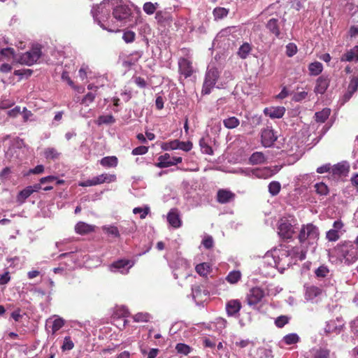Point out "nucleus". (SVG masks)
<instances>
[{"label":"nucleus","mask_w":358,"mask_h":358,"mask_svg":"<svg viewBox=\"0 0 358 358\" xmlns=\"http://www.w3.org/2000/svg\"><path fill=\"white\" fill-rule=\"evenodd\" d=\"M106 5L109 6V2L103 1L98 6V10L93 8V17L103 29L110 32L118 31L120 27L130 20L131 10L128 6L120 5L114 8L113 16L110 17L108 13L109 9L106 8Z\"/></svg>","instance_id":"obj_1"},{"label":"nucleus","mask_w":358,"mask_h":358,"mask_svg":"<svg viewBox=\"0 0 358 358\" xmlns=\"http://www.w3.org/2000/svg\"><path fill=\"white\" fill-rule=\"evenodd\" d=\"M320 232L318 228L314 224L310 223L302 225L298 235V238L300 243L306 245H311L317 244Z\"/></svg>","instance_id":"obj_2"},{"label":"nucleus","mask_w":358,"mask_h":358,"mask_svg":"<svg viewBox=\"0 0 358 358\" xmlns=\"http://www.w3.org/2000/svg\"><path fill=\"white\" fill-rule=\"evenodd\" d=\"M220 80V71L214 67H208L203 84L201 93L209 94L216 83Z\"/></svg>","instance_id":"obj_3"},{"label":"nucleus","mask_w":358,"mask_h":358,"mask_svg":"<svg viewBox=\"0 0 358 358\" xmlns=\"http://www.w3.org/2000/svg\"><path fill=\"white\" fill-rule=\"evenodd\" d=\"M328 255L331 261L345 260L348 264L355 262L357 259L356 255L352 252L350 254V251L343 250V248H331L328 250Z\"/></svg>","instance_id":"obj_4"},{"label":"nucleus","mask_w":358,"mask_h":358,"mask_svg":"<svg viewBox=\"0 0 358 358\" xmlns=\"http://www.w3.org/2000/svg\"><path fill=\"white\" fill-rule=\"evenodd\" d=\"M41 56V48L38 46H35L29 51L18 55V57H15V62L27 66H31L38 61Z\"/></svg>","instance_id":"obj_5"},{"label":"nucleus","mask_w":358,"mask_h":358,"mask_svg":"<svg viewBox=\"0 0 358 358\" xmlns=\"http://www.w3.org/2000/svg\"><path fill=\"white\" fill-rule=\"evenodd\" d=\"M294 220L288 217H282L278 222V233L283 239H291L295 233L294 228Z\"/></svg>","instance_id":"obj_6"},{"label":"nucleus","mask_w":358,"mask_h":358,"mask_svg":"<svg viewBox=\"0 0 358 358\" xmlns=\"http://www.w3.org/2000/svg\"><path fill=\"white\" fill-rule=\"evenodd\" d=\"M264 296V290L261 287H255L250 289L246 296V301L250 306H252L261 302Z\"/></svg>","instance_id":"obj_7"},{"label":"nucleus","mask_w":358,"mask_h":358,"mask_svg":"<svg viewBox=\"0 0 358 358\" xmlns=\"http://www.w3.org/2000/svg\"><path fill=\"white\" fill-rule=\"evenodd\" d=\"M158 162L156 164V166L159 168H166L171 166L176 165L182 162V157H173L166 153L161 155L158 158Z\"/></svg>","instance_id":"obj_8"},{"label":"nucleus","mask_w":358,"mask_h":358,"mask_svg":"<svg viewBox=\"0 0 358 358\" xmlns=\"http://www.w3.org/2000/svg\"><path fill=\"white\" fill-rule=\"evenodd\" d=\"M276 140L277 136L271 128L267 127L262 131L261 141L264 147L269 148L272 146Z\"/></svg>","instance_id":"obj_9"},{"label":"nucleus","mask_w":358,"mask_h":358,"mask_svg":"<svg viewBox=\"0 0 358 358\" xmlns=\"http://www.w3.org/2000/svg\"><path fill=\"white\" fill-rule=\"evenodd\" d=\"M179 71L181 75L184 76L185 78L190 77L193 72L194 69L192 62L185 58H181L178 62Z\"/></svg>","instance_id":"obj_10"},{"label":"nucleus","mask_w":358,"mask_h":358,"mask_svg":"<svg viewBox=\"0 0 358 358\" xmlns=\"http://www.w3.org/2000/svg\"><path fill=\"white\" fill-rule=\"evenodd\" d=\"M235 197V194L229 189H219L217 193V201L222 204L234 201Z\"/></svg>","instance_id":"obj_11"},{"label":"nucleus","mask_w":358,"mask_h":358,"mask_svg":"<svg viewBox=\"0 0 358 358\" xmlns=\"http://www.w3.org/2000/svg\"><path fill=\"white\" fill-rule=\"evenodd\" d=\"M242 308L241 303L238 299L229 300L226 304V311L229 317L235 316Z\"/></svg>","instance_id":"obj_12"},{"label":"nucleus","mask_w":358,"mask_h":358,"mask_svg":"<svg viewBox=\"0 0 358 358\" xmlns=\"http://www.w3.org/2000/svg\"><path fill=\"white\" fill-rule=\"evenodd\" d=\"M329 85V79L327 76H322L316 80L314 92L316 94H323Z\"/></svg>","instance_id":"obj_13"},{"label":"nucleus","mask_w":358,"mask_h":358,"mask_svg":"<svg viewBox=\"0 0 358 358\" xmlns=\"http://www.w3.org/2000/svg\"><path fill=\"white\" fill-rule=\"evenodd\" d=\"M282 22V21L280 22L278 19L271 18L267 22L266 27L271 34L279 38L280 36V27Z\"/></svg>","instance_id":"obj_14"},{"label":"nucleus","mask_w":358,"mask_h":358,"mask_svg":"<svg viewBox=\"0 0 358 358\" xmlns=\"http://www.w3.org/2000/svg\"><path fill=\"white\" fill-rule=\"evenodd\" d=\"M285 112V108L282 106L266 108L264 110V114L272 119L282 117Z\"/></svg>","instance_id":"obj_15"},{"label":"nucleus","mask_w":358,"mask_h":358,"mask_svg":"<svg viewBox=\"0 0 358 358\" xmlns=\"http://www.w3.org/2000/svg\"><path fill=\"white\" fill-rule=\"evenodd\" d=\"M96 226L84 222H78L75 226V231L81 235L88 234L95 230Z\"/></svg>","instance_id":"obj_16"},{"label":"nucleus","mask_w":358,"mask_h":358,"mask_svg":"<svg viewBox=\"0 0 358 358\" xmlns=\"http://www.w3.org/2000/svg\"><path fill=\"white\" fill-rule=\"evenodd\" d=\"M41 188V184H36L34 186H29L22 190L17 196V200L23 202L27 198H28L32 193L37 192Z\"/></svg>","instance_id":"obj_17"},{"label":"nucleus","mask_w":358,"mask_h":358,"mask_svg":"<svg viewBox=\"0 0 358 358\" xmlns=\"http://www.w3.org/2000/svg\"><path fill=\"white\" fill-rule=\"evenodd\" d=\"M276 171L268 167H264L262 169H255L253 171V176L259 178H268L273 176Z\"/></svg>","instance_id":"obj_18"},{"label":"nucleus","mask_w":358,"mask_h":358,"mask_svg":"<svg viewBox=\"0 0 358 358\" xmlns=\"http://www.w3.org/2000/svg\"><path fill=\"white\" fill-rule=\"evenodd\" d=\"M167 220L170 225L174 228H178L181 225V220L179 217V214L176 209L170 210L167 215Z\"/></svg>","instance_id":"obj_19"},{"label":"nucleus","mask_w":358,"mask_h":358,"mask_svg":"<svg viewBox=\"0 0 358 358\" xmlns=\"http://www.w3.org/2000/svg\"><path fill=\"white\" fill-rule=\"evenodd\" d=\"M95 185H101L104 182H113L116 180L115 174L103 173L93 178Z\"/></svg>","instance_id":"obj_20"},{"label":"nucleus","mask_w":358,"mask_h":358,"mask_svg":"<svg viewBox=\"0 0 358 358\" xmlns=\"http://www.w3.org/2000/svg\"><path fill=\"white\" fill-rule=\"evenodd\" d=\"M342 329V325H337L336 321L331 320L327 323V325L324 328V332L327 336H329L333 333L338 334L341 331Z\"/></svg>","instance_id":"obj_21"},{"label":"nucleus","mask_w":358,"mask_h":358,"mask_svg":"<svg viewBox=\"0 0 358 358\" xmlns=\"http://www.w3.org/2000/svg\"><path fill=\"white\" fill-rule=\"evenodd\" d=\"M355 59L358 60V45L344 54L341 57V60L342 62H351Z\"/></svg>","instance_id":"obj_22"},{"label":"nucleus","mask_w":358,"mask_h":358,"mask_svg":"<svg viewBox=\"0 0 358 358\" xmlns=\"http://www.w3.org/2000/svg\"><path fill=\"white\" fill-rule=\"evenodd\" d=\"M322 289L317 286H310L306 288V296L308 299H313L322 294Z\"/></svg>","instance_id":"obj_23"},{"label":"nucleus","mask_w":358,"mask_h":358,"mask_svg":"<svg viewBox=\"0 0 358 358\" xmlns=\"http://www.w3.org/2000/svg\"><path fill=\"white\" fill-rule=\"evenodd\" d=\"M249 162L252 165L263 164L266 162V157L261 152H255L250 156Z\"/></svg>","instance_id":"obj_24"},{"label":"nucleus","mask_w":358,"mask_h":358,"mask_svg":"<svg viewBox=\"0 0 358 358\" xmlns=\"http://www.w3.org/2000/svg\"><path fill=\"white\" fill-rule=\"evenodd\" d=\"M223 124L226 128L233 129L238 127L240 124V120L234 116L228 117L223 120Z\"/></svg>","instance_id":"obj_25"},{"label":"nucleus","mask_w":358,"mask_h":358,"mask_svg":"<svg viewBox=\"0 0 358 358\" xmlns=\"http://www.w3.org/2000/svg\"><path fill=\"white\" fill-rule=\"evenodd\" d=\"M308 70L310 75L315 76H318L322 71L323 66L322 63L319 62H315L309 64Z\"/></svg>","instance_id":"obj_26"},{"label":"nucleus","mask_w":358,"mask_h":358,"mask_svg":"<svg viewBox=\"0 0 358 358\" xmlns=\"http://www.w3.org/2000/svg\"><path fill=\"white\" fill-rule=\"evenodd\" d=\"M100 164L105 167H116L117 158L115 156L105 157L101 159Z\"/></svg>","instance_id":"obj_27"},{"label":"nucleus","mask_w":358,"mask_h":358,"mask_svg":"<svg viewBox=\"0 0 358 358\" xmlns=\"http://www.w3.org/2000/svg\"><path fill=\"white\" fill-rule=\"evenodd\" d=\"M103 231L108 236L113 238L119 237L120 231L117 227L114 225H105L102 227Z\"/></svg>","instance_id":"obj_28"},{"label":"nucleus","mask_w":358,"mask_h":358,"mask_svg":"<svg viewBox=\"0 0 358 358\" xmlns=\"http://www.w3.org/2000/svg\"><path fill=\"white\" fill-rule=\"evenodd\" d=\"M134 265V262L128 260V259H120L115 262L112 266L115 268L117 269H124L126 266H128L127 269L131 268ZM128 272V270L126 271V273Z\"/></svg>","instance_id":"obj_29"},{"label":"nucleus","mask_w":358,"mask_h":358,"mask_svg":"<svg viewBox=\"0 0 358 358\" xmlns=\"http://www.w3.org/2000/svg\"><path fill=\"white\" fill-rule=\"evenodd\" d=\"M331 113L329 108H325L321 111L317 112L315 114V120L318 122H324L325 120L329 117Z\"/></svg>","instance_id":"obj_30"},{"label":"nucleus","mask_w":358,"mask_h":358,"mask_svg":"<svg viewBox=\"0 0 358 358\" xmlns=\"http://www.w3.org/2000/svg\"><path fill=\"white\" fill-rule=\"evenodd\" d=\"M44 157L47 159H58L60 153L54 148H48L44 150Z\"/></svg>","instance_id":"obj_31"},{"label":"nucleus","mask_w":358,"mask_h":358,"mask_svg":"<svg viewBox=\"0 0 358 358\" xmlns=\"http://www.w3.org/2000/svg\"><path fill=\"white\" fill-rule=\"evenodd\" d=\"M348 170V166L345 164L338 163L334 166H331V172L333 174L341 175L344 173Z\"/></svg>","instance_id":"obj_32"},{"label":"nucleus","mask_w":358,"mask_h":358,"mask_svg":"<svg viewBox=\"0 0 358 358\" xmlns=\"http://www.w3.org/2000/svg\"><path fill=\"white\" fill-rule=\"evenodd\" d=\"M241 278V273L239 271H232L229 272L228 275L226 278L227 282L231 284H234L238 282Z\"/></svg>","instance_id":"obj_33"},{"label":"nucleus","mask_w":358,"mask_h":358,"mask_svg":"<svg viewBox=\"0 0 358 358\" xmlns=\"http://www.w3.org/2000/svg\"><path fill=\"white\" fill-rule=\"evenodd\" d=\"M151 316L148 313H138L132 316L136 322H148L150 321Z\"/></svg>","instance_id":"obj_34"},{"label":"nucleus","mask_w":358,"mask_h":358,"mask_svg":"<svg viewBox=\"0 0 358 358\" xmlns=\"http://www.w3.org/2000/svg\"><path fill=\"white\" fill-rule=\"evenodd\" d=\"M195 270L200 275L206 276L210 272V266L208 263H201L196 266Z\"/></svg>","instance_id":"obj_35"},{"label":"nucleus","mask_w":358,"mask_h":358,"mask_svg":"<svg viewBox=\"0 0 358 358\" xmlns=\"http://www.w3.org/2000/svg\"><path fill=\"white\" fill-rule=\"evenodd\" d=\"M159 7L158 3L146 2L143 6V11L148 15H152L157 8Z\"/></svg>","instance_id":"obj_36"},{"label":"nucleus","mask_w":358,"mask_h":358,"mask_svg":"<svg viewBox=\"0 0 358 358\" xmlns=\"http://www.w3.org/2000/svg\"><path fill=\"white\" fill-rule=\"evenodd\" d=\"M251 50L250 45L248 43H243L238 49V55L242 59H245Z\"/></svg>","instance_id":"obj_37"},{"label":"nucleus","mask_w":358,"mask_h":358,"mask_svg":"<svg viewBox=\"0 0 358 358\" xmlns=\"http://www.w3.org/2000/svg\"><path fill=\"white\" fill-rule=\"evenodd\" d=\"M315 192L321 196H326L329 193V188L324 182H318L315 185Z\"/></svg>","instance_id":"obj_38"},{"label":"nucleus","mask_w":358,"mask_h":358,"mask_svg":"<svg viewBox=\"0 0 358 358\" xmlns=\"http://www.w3.org/2000/svg\"><path fill=\"white\" fill-rule=\"evenodd\" d=\"M229 13V10L224 8L217 7L213 10V16L215 20H220L226 17Z\"/></svg>","instance_id":"obj_39"},{"label":"nucleus","mask_w":358,"mask_h":358,"mask_svg":"<svg viewBox=\"0 0 358 358\" xmlns=\"http://www.w3.org/2000/svg\"><path fill=\"white\" fill-rule=\"evenodd\" d=\"M1 55L7 58L8 60L13 59L15 62V57H18V55H15L14 50L13 48H4L1 50Z\"/></svg>","instance_id":"obj_40"},{"label":"nucleus","mask_w":358,"mask_h":358,"mask_svg":"<svg viewBox=\"0 0 358 358\" xmlns=\"http://www.w3.org/2000/svg\"><path fill=\"white\" fill-rule=\"evenodd\" d=\"M283 341L287 345H292L299 341V337L296 334H289L283 337Z\"/></svg>","instance_id":"obj_41"},{"label":"nucleus","mask_w":358,"mask_h":358,"mask_svg":"<svg viewBox=\"0 0 358 358\" xmlns=\"http://www.w3.org/2000/svg\"><path fill=\"white\" fill-rule=\"evenodd\" d=\"M91 73L92 71L89 66L85 64H83L78 71V76L82 80L87 78Z\"/></svg>","instance_id":"obj_42"},{"label":"nucleus","mask_w":358,"mask_h":358,"mask_svg":"<svg viewBox=\"0 0 358 358\" xmlns=\"http://www.w3.org/2000/svg\"><path fill=\"white\" fill-rule=\"evenodd\" d=\"M281 188L280 182L277 181H273L268 185V192L273 196L277 195Z\"/></svg>","instance_id":"obj_43"},{"label":"nucleus","mask_w":358,"mask_h":358,"mask_svg":"<svg viewBox=\"0 0 358 358\" xmlns=\"http://www.w3.org/2000/svg\"><path fill=\"white\" fill-rule=\"evenodd\" d=\"M176 350L178 353L187 355L192 350V348L185 343H178L176 346Z\"/></svg>","instance_id":"obj_44"},{"label":"nucleus","mask_w":358,"mask_h":358,"mask_svg":"<svg viewBox=\"0 0 358 358\" xmlns=\"http://www.w3.org/2000/svg\"><path fill=\"white\" fill-rule=\"evenodd\" d=\"M199 145L203 153L207 155H213V152L212 148L208 145L204 138H201L199 141Z\"/></svg>","instance_id":"obj_45"},{"label":"nucleus","mask_w":358,"mask_h":358,"mask_svg":"<svg viewBox=\"0 0 358 358\" xmlns=\"http://www.w3.org/2000/svg\"><path fill=\"white\" fill-rule=\"evenodd\" d=\"M341 236V235L339 233L335 231L332 229H329L326 233V238L331 242L338 241L340 238Z\"/></svg>","instance_id":"obj_46"},{"label":"nucleus","mask_w":358,"mask_h":358,"mask_svg":"<svg viewBox=\"0 0 358 358\" xmlns=\"http://www.w3.org/2000/svg\"><path fill=\"white\" fill-rule=\"evenodd\" d=\"M64 325V320L62 318L55 319L52 325V333L55 334Z\"/></svg>","instance_id":"obj_47"},{"label":"nucleus","mask_w":358,"mask_h":358,"mask_svg":"<svg viewBox=\"0 0 358 358\" xmlns=\"http://www.w3.org/2000/svg\"><path fill=\"white\" fill-rule=\"evenodd\" d=\"M329 273V269L328 268L327 266L324 265L318 267L315 271V275L317 278H324L328 275Z\"/></svg>","instance_id":"obj_48"},{"label":"nucleus","mask_w":358,"mask_h":358,"mask_svg":"<svg viewBox=\"0 0 358 358\" xmlns=\"http://www.w3.org/2000/svg\"><path fill=\"white\" fill-rule=\"evenodd\" d=\"M330 350L325 348H320L316 350L314 358H329Z\"/></svg>","instance_id":"obj_49"},{"label":"nucleus","mask_w":358,"mask_h":358,"mask_svg":"<svg viewBox=\"0 0 358 358\" xmlns=\"http://www.w3.org/2000/svg\"><path fill=\"white\" fill-rule=\"evenodd\" d=\"M115 122V119L112 115H101L97 120L98 124H111Z\"/></svg>","instance_id":"obj_50"},{"label":"nucleus","mask_w":358,"mask_h":358,"mask_svg":"<svg viewBox=\"0 0 358 358\" xmlns=\"http://www.w3.org/2000/svg\"><path fill=\"white\" fill-rule=\"evenodd\" d=\"M232 79V75L229 71H225L222 76H220V83H218L217 87H220V86H223L224 84L229 82Z\"/></svg>","instance_id":"obj_51"},{"label":"nucleus","mask_w":358,"mask_h":358,"mask_svg":"<svg viewBox=\"0 0 358 358\" xmlns=\"http://www.w3.org/2000/svg\"><path fill=\"white\" fill-rule=\"evenodd\" d=\"M343 227V222L341 220H338L334 222L332 229L342 235L345 232Z\"/></svg>","instance_id":"obj_52"},{"label":"nucleus","mask_w":358,"mask_h":358,"mask_svg":"<svg viewBox=\"0 0 358 358\" xmlns=\"http://www.w3.org/2000/svg\"><path fill=\"white\" fill-rule=\"evenodd\" d=\"M288 322H289V317L285 315H281V316L278 317L275 321V325L279 328L283 327Z\"/></svg>","instance_id":"obj_53"},{"label":"nucleus","mask_w":358,"mask_h":358,"mask_svg":"<svg viewBox=\"0 0 358 358\" xmlns=\"http://www.w3.org/2000/svg\"><path fill=\"white\" fill-rule=\"evenodd\" d=\"M297 52V47L294 43H289L286 45V55L288 57L294 56Z\"/></svg>","instance_id":"obj_54"},{"label":"nucleus","mask_w":358,"mask_h":358,"mask_svg":"<svg viewBox=\"0 0 358 358\" xmlns=\"http://www.w3.org/2000/svg\"><path fill=\"white\" fill-rule=\"evenodd\" d=\"M74 347V344L69 336L64 338L63 345L62 346V350H70Z\"/></svg>","instance_id":"obj_55"},{"label":"nucleus","mask_w":358,"mask_h":358,"mask_svg":"<svg viewBox=\"0 0 358 358\" xmlns=\"http://www.w3.org/2000/svg\"><path fill=\"white\" fill-rule=\"evenodd\" d=\"M95 96L94 93L89 92L82 99L81 103L88 106L94 101Z\"/></svg>","instance_id":"obj_56"},{"label":"nucleus","mask_w":358,"mask_h":358,"mask_svg":"<svg viewBox=\"0 0 358 358\" xmlns=\"http://www.w3.org/2000/svg\"><path fill=\"white\" fill-rule=\"evenodd\" d=\"M148 147L144 146V145H141V146H138V147L133 149L131 154L133 155H142L146 154L148 152Z\"/></svg>","instance_id":"obj_57"},{"label":"nucleus","mask_w":358,"mask_h":358,"mask_svg":"<svg viewBox=\"0 0 358 358\" xmlns=\"http://www.w3.org/2000/svg\"><path fill=\"white\" fill-rule=\"evenodd\" d=\"M148 211H149V208H142L138 207V208H134V210H133V213L134 214H136V215L139 214L141 219H144L146 217V215H148Z\"/></svg>","instance_id":"obj_58"},{"label":"nucleus","mask_w":358,"mask_h":358,"mask_svg":"<svg viewBox=\"0 0 358 358\" xmlns=\"http://www.w3.org/2000/svg\"><path fill=\"white\" fill-rule=\"evenodd\" d=\"M348 91H350V92L352 93H355L356 91H357L358 90V77H354L349 85H348Z\"/></svg>","instance_id":"obj_59"},{"label":"nucleus","mask_w":358,"mask_h":358,"mask_svg":"<svg viewBox=\"0 0 358 358\" xmlns=\"http://www.w3.org/2000/svg\"><path fill=\"white\" fill-rule=\"evenodd\" d=\"M122 38L126 43H131L135 39V33L131 31H125L123 34Z\"/></svg>","instance_id":"obj_60"},{"label":"nucleus","mask_w":358,"mask_h":358,"mask_svg":"<svg viewBox=\"0 0 358 358\" xmlns=\"http://www.w3.org/2000/svg\"><path fill=\"white\" fill-rule=\"evenodd\" d=\"M178 149L185 152L189 151L192 148V143L190 141H179Z\"/></svg>","instance_id":"obj_61"},{"label":"nucleus","mask_w":358,"mask_h":358,"mask_svg":"<svg viewBox=\"0 0 358 358\" xmlns=\"http://www.w3.org/2000/svg\"><path fill=\"white\" fill-rule=\"evenodd\" d=\"M179 141L178 140H174L172 141H170L169 143H166L164 146L165 150H176L178 149L179 147Z\"/></svg>","instance_id":"obj_62"},{"label":"nucleus","mask_w":358,"mask_h":358,"mask_svg":"<svg viewBox=\"0 0 358 358\" xmlns=\"http://www.w3.org/2000/svg\"><path fill=\"white\" fill-rule=\"evenodd\" d=\"M115 315H117L118 317H125L129 315V312L124 307H120L116 310Z\"/></svg>","instance_id":"obj_63"},{"label":"nucleus","mask_w":358,"mask_h":358,"mask_svg":"<svg viewBox=\"0 0 358 358\" xmlns=\"http://www.w3.org/2000/svg\"><path fill=\"white\" fill-rule=\"evenodd\" d=\"M21 112L22 111H21L20 107V106H15L14 108L8 110L7 112V114H8V115L9 117L15 118V117H17V115L19 114H20Z\"/></svg>","instance_id":"obj_64"}]
</instances>
